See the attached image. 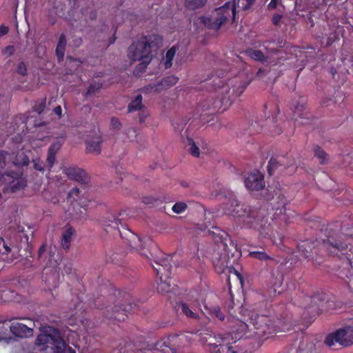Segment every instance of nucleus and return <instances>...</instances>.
<instances>
[{"label":"nucleus","mask_w":353,"mask_h":353,"mask_svg":"<svg viewBox=\"0 0 353 353\" xmlns=\"http://www.w3.org/2000/svg\"><path fill=\"white\" fill-rule=\"evenodd\" d=\"M125 134L127 138L130 140V141H134L136 140L138 133L135 128H129L125 131Z\"/></svg>","instance_id":"obj_44"},{"label":"nucleus","mask_w":353,"mask_h":353,"mask_svg":"<svg viewBox=\"0 0 353 353\" xmlns=\"http://www.w3.org/2000/svg\"><path fill=\"white\" fill-rule=\"evenodd\" d=\"M224 99V98H221V99L215 100L214 103L209 107V108L213 109L214 110H220Z\"/></svg>","instance_id":"obj_47"},{"label":"nucleus","mask_w":353,"mask_h":353,"mask_svg":"<svg viewBox=\"0 0 353 353\" xmlns=\"http://www.w3.org/2000/svg\"><path fill=\"white\" fill-rule=\"evenodd\" d=\"M188 145L189 146L188 151L190 154L193 157H198L199 156L200 150L192 139L188 138Z\"/></svg>","instance_id":"obj_36"},{"label":"nucleus","mask_w":353,"mask_h":353,"mask_svg":"<svg viewBox=\"0 0 353 353\" xmlns=\"http://www.w3.org/2000/svg\"><path fill=\"white\" fill-rule=\"evenodd\" d=\"M279 3V0H271L268 4V8L270 9H274L276 8Z\"/></svg>","instance_id":"obj_59"},{"label":"nucleus","mask_w":353,"mask_h":353,"mask_svg":"<svg viewBox=\"0 0 353 353\" xmlns=\"http://www.w3.org/2000/svg\"><path fill=\"white\" fill-rule=\"evenodd\" d=\"M7 319L0 321V341L8 342L12 339L8 332Z\"/></svg>","instance_id":"obj_32"},{"label":"nucleus","mask_w":353,"mask_h":353,"mask_svg":"<svg viewBox=\"0 0 353 353\" xmlns=\"http://www.w3.org/2000/svg\"><path fill=\"white\" fill-rule=\"evenodd\" d=\"M179 81V78L174 75H170L163 78L157 83L152 85H150L149 87L151 90L156 92H161L164 89H168L175 85Z\"/></svg>","instance_id":"obj_17"},{"label":"nucleus","mask_w":353,"mask_h":353,"mask_svg":"<svg viewBox=\"0 0 353 353\" xmlns=\"http://www.w3.org/2000/svg\"><path fill=\"white\" fill-rule=\"evenodd\" d=\"M105 225L117 230L121 238L125 239L130 248L136 250L141 256L146 257L150 261L153 260L155 262L158 268L154 266L152 263L151 265L161 280V283L157 288L158 290L164 293L170 292V283L168 281V279H170L172 269L170 262L172 257L161 252L149 239L147 241H143L137 234L129 230L125 225H123L120 219L113 216Z\"/></svg>","instance_id":"obj_1"},{"label":"nucleus","mask_w":353,"mask_h":353,"mask_svg":"<svg viewBox=\"0 0 353 353\" xmlns=\"http://www.w3.org/2000/svg\"><path fill=\"white\" fill-rule=\"evenodd\" d=\"M21 319L20 318H12L7 319L8 327L14 338H22V323L21 322Z\"/></svg>","instance_id":"obj_18"},{"label":"nucleus","mask_w":353,"mask_h":353,"mask_svg":"<svg viewBox=\"0 0 353 353\" xmlns=\"http://www.w3.org/2000/svg\"><path fill=\"white\" fill-rule=\"evenodd\" d=\"M54 113L57 115L59 118L62 116V109L60 105H57L53 110Z\"/></svg>","instance_id":"obj_56"},{"label":"nucleus","mask_w":353,"mask_h":353,"mask_svg":"<svg viewBox=\"0 0 353 353\" xmlns=\"http://www.w3.org/2000/svg\"><path fill=\"white\" fill-rule=\"evenodd\" d=\"M102 88V83L100 82L91 83L85 92V96L86 97L95 94L97 91H99Z\"/></svg>","instance_id":"obj_39"},{"label":"nucleus","mask_w":353,"mask_h":353,"mask_svg":"<svg viewBox=\"0 0 353 353\" xmlns=\"http://www.w3.org/2000/svg\"><path fill=\"white\" fill-rule=\"evenodd\" d=\"M223 209L225 214L241 219L245 225L256 230L261 237L270 238L276 242L272 236V227L268 219L259 216V213L251 210L248 205L239 204L233 193H228V202L224 204Z\"/></svg>","instance_id":"obj_4"},{"label":"nucleus","mask_w":353,"mask_h":353,"mask_svg":"<svg viewBox=\"0 0 353 353\" xmlns=\"http://www.w3.org/2000/svg\"><path fill=\"white\" fill-rule=\"evenodd\" d=\"M208 0H185V6L190 10H196L205 6Z\"/></svg>","instance_id":"obj_34"},{"label":"nucleus","mask_w":353,"mask_h":353,"mask_svg":"<svg viewBox=\"0 0 353 353\" xmlns=\"http://www.w3.org/2000/svg\"><path fill=\"white\" fill-rule=\"evenodd\" d=\"M282 17V15L279 14H274L272 19V23L275 26H279Z\"/></svg>","instance_id":"obj_52"},{"label":"nucleus","mask_w":353,"mask_h":353,"mask_svg":"<svg viewBox=\"0 0 353 353\" xmlns=\"http://www.w3.org/2000/svg\"><path fill=\"white\" fill-rule=\"evenodd\" d=\"M46 248V245L45 244H43L40 246L39 250H38V256L39 257H41V254L43 252H45Z\"/></svg>","instance_id":"obj_60"},{"label":"nucleus","mask_w":353,"mask_h":353,"mask_svg":"<svg viewBox=\"0 0 353 353\" xmlns=\"http://www.w3.org/2000/svg\"><path fill=\"white\" fill-rule=\"evenodd\" d=\"M190 343L189 337L183 333L170 334L164 342H158L155 344L154 350L159 347L165 346L172 351H176L177 347H183Z\"/></svg>","instance_id":"obj_9"},{"label":"nucleus","mask_w":353,"mask_h":353,"mask_svg":"<svg viewBox=\"0 0 353 353\" xmlns=\"http://www.w3.org/2000/svg\"><path fill=\"white\" fill-rule=\"evenodd\" d=\"M248 254L251 258L257 259L262 262L271 261L278 263V261L275 260L274 257L267 254L263 248H261V250H257L250 251Z\"/></svg>","instance_id":"obj_22"},{"label":"nucleus","mask_w":353,"mask_h":353,"mask_svg":"<svg viewBox=\"0 0 353 353\" xmlns=\"http://www.w3.org/2000/svg\"><path fill=\"white\" fill-rule=\"evenodd\" d=\"M250 323L253 325L254 331L248 330V325L244 321L237 319L232 326L231 340L236 342L243 339L255 336L261 345L263 341L281 330L280 321L268 315L252 312L250 316Z\"/></svg>","instance_id":"obj_3"},{"label":"nucleus","mask_w":353,"mask_h":353,"mask_svg":"<svg viewBox=\"0 0 353 353\" xmlns=\"http://www.w3.org/2000/svg\"><path fill=\"white\" fill-rule=\"evenodd\" d=\"M314 156L318 158L321 163H325L327 161V153L323 150L319 146H316L314 149Z\"/></svg>","instance_id":"obj_38"},{"label":"nucleus","mask_w":353,"mask_h":353,"mask_svg":"<svg viewBox=\"0 0 353 353\" xmlns=\"http://www.w3.org/2000/svg\"><path fill=\"white\" fill-rule=\"evenodd\" d=\"M337 39H339V37L336 32L330 33L327 38L326 46L332 45Z\"/></svg>","instance_id":"obj_49"},{"label":"nucleus","mask_w":353,"mask_h":353,"mask_svg":"<svg viewBox=\"0 0 353 353\" xmlns=\"http://www.w3.org/2000/svg\"><path fill=\"white\" fill-rule=\"evenodd\" d=\"M305 100L302 98L300 101H299L296 105L294 108V117H295V121H297V118L300 119H307L306 117L307 112H305Z\"/></svg>","instance_id":"obj_27"},{"label":"nucleus","mask_w":353,"mask_h":353,"mask_svg":"<svg viewBox=\"0 0 353 353\" xmlns=\"http://www.w3.org/2000/svg\"><path fill=\"white\" fill-rule=\"evenodd\" d=\"M278 198L279 199L280 202H279V205L276 208V210H279L281 208L280 212L281 213L283 211V209L285 211V208L287 205V199L283 194H279Z\"/></svg>","instance_id":"obj_46"},{"label":"nucleus","mask_w":353,"mask_h":353,"mask_svg":"<svg viewBox=\"0 0 353 353\" xmlns=\"http://www.w3.org/2000/svg\"><path fill=\"white\" fill-rule=\"evenodd\" d=\"M64 270H65V272L67 274H72V268L71 265H69V266L68 265H65V268H64Z\"/></svg>","instance_id":"obj_62"},{"label":"nucleus","mask_w":353,"mask_h":353,"mask_svg":"<svg viewBox=\"0 0 353 353\" xmlns=\"http://www.w3.org/2000/svg\"><path fill=\"white\" fill-rule=\"evenodd\" d=\"M254 3V0H238L236 6L243 10H248L251 8Z\"/></svg>","instance_id":"obj_41"},{"label":"nucleus","mask_w":353,"mask_h":353,"mask_svg":"<svg viewBox=\"0 0 353 353\" xmlns=\"http://www.w3.org/2000/svg\"><path fill=\"white\" fill-rule=\"evenodd\" d=\"M221 339H222V343H229L230 345H231V343L230 342V340H229V336H226V334H224V336L221 337Z\"/></svg>","instance_id":"obj_61"},{"label":"nucleus","mask_w":353,"mask_h":353,"mask_svg":"<svg viewBox=\"0 0 353 353\" xmlns=\"http://www.w3.org/2000/svg\"><path fill=\"white\" fill-rule=\"evenodd\" d=\"M281 163L276 158L271 157L268 165V172L269 175L272 176L275 170H276Z\"/></svg>","instance_id":"obj_37"},{"label":"nucleus","mask_w":353,"mask_h":353,"mask_svg":"<svg viewBox=\"0 0 353 353\" xmlns=\"http://www.w3.org/2000/svg\"><path fill=\"white\" fill-rule=\"evenodd\" d=\"M246 54L253 60L265 63L267 61V57L264 55L263 52L260 50H255L252 48H248L246 50Z\"/></svg>","instance_id":"obj_31"},{"label":"nucleus","mask_w":353,"mask_h":353,"mask_svg":"<svg viewBox=\"0 0 353 353\" xmlns=\"http://www.w3.org/2000/svg\"><path fill=\"white\" fill-rule=\"evenodd\" d=\"M61 145L59 143H54L52 144L48 150V155L46 159V168L48 170H50L54 163L56 159V154L57 151L60 149Z\"/></svg>","instance_id":"obj_19"},{"label":"nucleus","mask_w":353,"mask_h":353,"mask_svg":"<svg viewBox=\"0 0 353 353\" xmlns=\"http://www.w3.org/2000/svg\"><path fill=\"white\" fill-rule=\"evenodd\" d=\"M2 244L4 251L3 252V254H8L11 251L10 248L6 244L4 239L2 237H0V245Z\"/></svg>","instance_id":"obj_55"},{"label":"nucleus","mask_w":353,"mask_h":353,"mask_svg":"<svg viewBox=\"0 0 353 353\" xmlns=\"http://www.w3.org/2000/svg\"><path fill=\"white\" fill-rule=\"evenodd\" d=\"M81 191L78 188H72L68 195V199L70 200V202L72 203L73 201L78 202L79 205L81 208H83L85 211L88 208V203H84V201H81V199L80 198Z\"/></svg>","instance_id":"obj_23"},{"label":"nucleus","mask_w":353,"mask_h":353,"mask_svg":"<svg viewBox=\"0 0 353 353\" xmlns=\"http://www.w3.org/2000/svg\"><path fill=\"white\" fill-rule=\"evenodd\" d=\"M18 154L12 152L8 153L4 150H0V169H3L8 166L10 168L11 165L14 166L18 169L17 172L22 171L21 170V162L18 159Z\"/></svg>","instance_id":"obj_14"},{"label":"nucleus","mask_w":353,"mask_h":353,"mask_svg":"<svg viewBox=\"0 0 353 353\" xmlns=\"http://www.w3.org/2000/svg\"><path fill=\"white\" fill-rule=\"evenodd\" d=\"M76 234L77 231L75 228L70 224H67L63 227L60 239V244L63 250H68L70 249L71 242Z\"/></svg>","instance_id":"obj_16"},{"label":"nucleus","mask_w":353,"mask_h":353,"mask_svg":"<svg viewBox=\"0 0 353 353\" xmlns=\"http://www.w3.org/2000/svg\"><path fill=\"white\" fill-rule=\"evenodd\" d=\"M218 237L220 239L219 246L221 247L225 252H229L230 251L229 245L236 247V245L234 244L231 238L226 232H222Z\"/></svg>","instance_id":"obj_29"},{"label":"nucleus","mask_w":353,"mask_h":353,"mask_svg":"<svg viewBox=\"0 0 353 353\" xmlns=\"http://www.w3.org/2000/svg\"><path fill=\"white\" fill-rule=\"evenodd\" d=\"M102 143L101 137H97L92 140L86 141V152L88 153H94L99 154L101 153Z\"/></svg>","instance_id":"obj_21"},{"label":"nucleus","mask_w":353,"mask_h":353,"mask_svg":"<svg viewBox=\"0 0 353 353\" xmlns=\"http://www.w3.org/2000/svg\"><path fill=\"white\" fill-rule=\"evenodd\" d=\"M33 168L39 171H43L46 167V164L43 163L39 158H36L32 160Z\"/></svg>","instance_id":"obj_43"},{"label":"nucleus","mask_w":353,"mask_h":353,"mask_svg":"<svg viewBox=\"0 0 353 353\" xmlns=\"http://www.w3.org/2000/svg\"><path fill=\"white\" fill-rule=\"evenodd\" d=\"M17 72L22 75V62H20L18 65Z\"/></svg>","instance_id":"obj_64"},{"label":"nucleus","mask_w":353,"mask_h":353,"mask_svg":"<svg viewBox=\"0 0 353 353\" xmlns=\"http://www.w3.org/2000/svg\"><path fill=\"white\" fill-rule=\"evenodd\" d=\"M235 14V4L227 2L223 6L216 8L210 17H201L200 19L208 28L217 30L225 21L232 19L234 22Z\"/></svg>","instance_id":"obj_7"},{"label":"nucleus","mask_w":353,"mask_h":353,"mask_svg":"<svg viewBox=\"0 0 353 353\" xmlns=\"http://www.w3.org/2000/svg\"><path fill=\"white\" fill-rule=\"evenodd\" d=\"M148 115H149V114L146 111L145 108H143L141 110H139V123H144L146 118L148 117Z\"/></svg>","instance_id":"obj_48"},{"label":"nucleus","mask_w":353,"mask_h":353,"mask_svg":"<svg viewBox=\"0 0 353 353\" xmlns=\"http://www.w3.org/2000/svg\"><path fill=\"white\" fill-rule=\"evenodd\" d=\"M46 105V98L35 102L33 107L34 110L39 114H41L45 110Z\"/></svg>","instance_id":"obj_40"},{"label":"nucleus","mask_w":353,"mask_h":353,"mask_svg":"<svg viewBox=\"0 0 353 353\" xmlns=\"http://www.w3.org/2000/svg\"><path fill=\"white\" fill-rule=\"evenodd\" d=\"M22 176V171L14 172H5L4 173L0 172V186L3 184H11L17 180V184L11 186L12 192H14L17 189H19L18 185H20L21 178Z\"/></svg>","instance_id":"obj_15"},{"label":"nucleus","mask_w":353,"mask_h":353,"mask_svg":"<svg viewBox=\"0 0 353 353\" xmlns=\"http://www.w3.org/2000/svg\"><path fill=\"white\" fill-rule=\"evenodd\" d=\"M30 160L28 156L23 154V166L29 164Z\"/></svg>","instance_id":"obj_63"},{"label":"nucleus","mask_w":353,"mask_h":353,"mask_svg":"<svg viewBox=\"0 0 353 353\" xmlns=\"http://www.w3.org/2000/svg\"><path fill=\"white\" fill-rule=\"evenodd\" d=\"M142 201H143V203H144L145 204L153 205L157 201V199L152 196H144V197H143Z\"/></svg>","instance_id":"obj_54"},{"label":"nucleus","mask_w":353,"mask_h":353,"mask_svg":"<svg viewBox=\"0 0 353 353\" xmlns=\"http://www.w3.org/2000/svg\"><path fill=\"white\" fill-rule=\"evenodd\" d=\"M23 239H26V243H27V248H26V250H25L26 251L25 255L26 256V259H23V270H25L26 268L32 267L33 265L32 261H31L28 259V257H31V258L32 257V250L33 249V245L32 244V236L31 237V240H30V237L27 234H23Z\"/></svg>","instance_id":"obj_24"},{"label":"nucleus","mask_w":353,"mask_h":353,"mask_svg":"<svg viewBox=\"0 0 353 353\" xmlns=\"http://www.w3.org/2000/svg\"><path fill=\"white\" fill-rule=\"evenodd\" d=\"M212 261L217 271L220 272H222L228 266V255L226 254H221L219 258H217L214 254Z\"/></svg>","instance_id":"obj_28"},{"label":"nucleus","mask_w":353,"mask_h":353,"mask_svg":"<svg viewBox=\"0 0 353 353\" xmlns=\"http://www.w3.org/2000/svg\"><path fill=\"white\" fill-rule=\"evenodd\" d=\"M229 344L223 343L216 345L213 353H236Z\"/></svg>","instance_id":"obj_33"},{"label":"nucleus","mask_w":353,"mask_h":353,"mask_svg":"<svg viewBox=\"0 0 353 353\" xmlns=\"http://www.w3.org/2000/svg\"><path fill=\"white\" fill-rule=\"evenodd\" d=\"M122 127V124L119 119L117 117H112L110 121V129L111 130H120Z\"/></svg>","instance_id":"obj_45"},{"label":"nucleus","mask_w":353,"mask_h":353,"mask_svg":"<svg viewBox=\"0 0 353 353\" xmlns=\"http://www.w3.org/2000/svg\"><path fill=\"white\" fill-rule=\"evenodd\" d=\"M64 173L70 180L77 181L81 185L85 186L90 182V178L86 172L77 167H69L64 170Z\"/></svg>","instance_id":"obj_12"},{"label":"nucleus","mask_w":353,"mask_h":353,"mask_svg":"<svg viewBox=\"0 0 353 353\" xmlns=\"http://www.w3.org/2000/svg\"><path fill=\"white\" fill-rule=\"evenodd\" d=\"M48 343L53 345V353H76L74 349L68 345L61 332L51 326L43 327L41 333L37 336L35 341V344L38 346Z\"/></svg>","instance_id":"obj_6"},{"label":"nucleus","mask_w":353,"mask_h":353,"mask_svg":"<svg viewBox=\"0 0 353 353\" xmlns=\"http://www.w3.org/2000/svg\"><path fill=\"white\" fill-rule=\"evenodd\" d=\"M33 335V330L23 324V337H30Z\"/></svg>","instance_id":"obj_53"},{"label":"nucleus","mask_w":353,"mask_h":353,"mask_svg":"<svg viewBox=\"0 0 353 353\" xmlns=\"http://www.w3.org/2000/svg\"><path fill=\"white\" fill-rule=\"evenodd\" d=\"M245 187L250 191H259L265 187V181L263 175L256 172L250 174L245 180Z\"/></svg>","instance_id":"obj_13"},{"label":"nucleus","mask_w":353,"mask_h":353,"mask_svg":"<svg viewBox=\"0 0 353 353\" xmlns=\"http://www.w3.org/2000/svg\"><path fill=\"white\" fill-rule=\"evenodd\" d=\"M8 32V28L4 25L0 26V37Z\"/></svg>","instance_id":"obj_57"},{"label":"nucleus","mask_w":353,"mask_h":353,"mask_svg":"<svg viewBox=\"0 0 353 353\" xmlns=\"http://www.w3.org/2000/svg\"><path fill=\"white\" fill-rule=\"evenodd\" d=\"M176 54V48L174 46L170 48L165 54V68L168 69L171 68L172 65V60Z\"/></svg>","instance_id":"obj_35"},{"label":"nucleus","mask_w":353,"mask_h":353,"mask_svg":"<svg viewBox=\"0 0 353 353\" xmlns=\"http://www.w3.org/2000/svg\"><path fill=\"white\" fill-rule=\"evenodd\" d=\"M188 205L184 202H177L172 208V211L176 214H181L186 210Z\"/></svg>","instance_id":"obj_42"},{"label":"nucleus","mask_w":353,"mask_h":353,"mask_svg":"<svg viewBox=\"0 0 353 353\" xmlns=\"http://www.w3.org/2000/svg\"><path fill=\"white\" fill-rule=\"evenodd\" d=\"M199 300L188 299L187 301H181L176 304V308L178 311L185 315L187 318L197 319H199L198 311L201 310Z\"/></svg>","instance_id":"obj_10"},{"label":"nucleus","mask_w":353,"mask_h":353,"mask_svg":"<svg viewBox=\"0 0 353 353\" xmlns=\"http://www.w3.org/2000/svg\"><path fill=\"white\" fill-rule=\"evenodd\" d=\"M15 52V48L14 46H8L6 48H5L2 52L4 55L10 56L13 54Z\"/></svg>","instance_id":"obj_50"},{"label":"nucleus","mask_w":353,"mask_h":353,"mask_svg":"<svg viewBox=\"0 0 353 353\" xmlns=\"http://www.w3.org/2000/svg\"><path fill=\"white\" fill-rule=\"evenodd\" d=\"M143 97L141 94H139L136 97L132 99L128 106V112H133L141 110L144 107L143 103Z\"/></svg>","instance_id":"obj_26"},{"label":"nucleus","mask_w":353,"mask_h":353,"mask_svg":"<svg viewBox=\"0 0 353 353\" xmlns=\"http://www.w3.org/2000/svg\"><path fill=\"white\" fill-rule=\"evenodd\" d=\"M72 43L74 47L78 48L82 44V39L81 37L75 38L73 39Z\"/></svg>","instance_id":"obj_58"},{"label":"nucleus","mask_w":353,"mask_h":353,"mask_svg":"<svg viewBox=\"0 0 353 353\" xmlns=\"http://www.w3.org/2000/svg\"><path fill=\"white\" fill-rule=\"evenodd\" d=\"M161 42L162 38L157 34L142 36L130 46L128 56L132 61H141L139 67L145 69L152 61V52L159 48Z\"/></svg>","instance_id":"obj_5"},{"label":"nucleus","mask_w":353,"mask_h":353,"mask_svg":"<svg viewBox=\"0 0 353 353\" xmlns=\"http://www.w3.org/2000/svg\"><path fill=\"white\" fill-rule=\"evenodd\" d=\"M204 309L205 310V312L203 311V313L204 314H210V315H213L216 318H217L218 319L221 320V321H223L225 317H224V314H223V312H221V308L219 307V306L218 305H214V306H211V307H209L206 305H204Z\"/></svg>","instance_id":"obj_30"},{"label":"nucleus","mask_w":353,"mask_h":353,"mask_svg":"<svg viewBox=\"0 0 353 353\" xmlns=\"http://www.w3.org/2000/svg\"><path fill=\"white\" fill-rule=\"evenodd\" d=\"M300 256L311 261L314 266L320 265L327 256H338L350 260L351 254L347 253V243L332 229L325 233V237L316 241L305 240L297 245Z\"/></svg>","instance_id":"obj_2"},{"label":"nucleus","mask_w":353,"mask_h":353,"mask_svg":"<svg viewBox=\"0 0 353 353\" xmlns=\"http://www.w3.org/2000/svg\"><path fill=\"white\" fill-rule=\"evenodd\" d=\"M132 309L131 303L123 305H115L114 307H105L104 312L105 318L114 321L121 322L125 320V318Z\"/></svg>","instance_id":"obj_11"},{"label":"nucleus","mask_w":353,"mask_h":353,"mask_svg":"<svg viewBox=\"0 0 353 353\" xmlns=\"http://www.w3.org/2000/svg\"><path fill=\"white\" fill-rule=\"evenodd\" d=\"M352 223L353 222H351L350 223H346V224H343L342 225H340V228H341V232H337L336 230H335L333 228H332V225H329L327 226V228H326L325 230V234H327L328 232V230L330 229H332V230L335 232L336 234H337L339 236H341V239L345 241L346 243H347V245L348 246L349 245V243L347 242V239H346V237H350L349 236H347L346 234H345V231L344 230V229H347L348 230V231H353V228H352Z\"/></svg>","instance_id":"obj_25"},{"label":"nucleus","mask_w":353,"mask_h":353,"mask_svg":"<svg viewBox=\"0 0 353 353\" xmlns=\"http://www.w3.org/2000/svg\"><path fill=\"white\" fill-rule=\"evenodd\" d=\"M16 281H17L18 284H19L17 286L18 291L17 292V295H19V292L21 291V289L22 288V285L19 280L13 279L10 284V289L12 293H13L15 291V289L13 288V285H14L16 284Z\"/></svg>","instance_id":"obj_51"},{"label":"nucleus","mask_w":353,"mask_h":353,"mask_svg":"<svg viewBox=\"0 0 353 353\" xmlns=\"http://www.w3.org/2000/svg\"><path fill=\"white\" fill-rule=\"evenodd\" d=\"M336 343L347 347L353 343V326H347L330 334L325 339V343L332 347Z\"/></svg>","instance_id":"obj_8"},{"label":"nucleus","mask_w":353,"mask_h":353,"mask_svg":"<svg viewBox=\"0 0 353 353\" xmlns=\"http://www.w3.org/2000/svg\"><path fill=\"white\" fill-rule=\"evenodd\" d=\"M66 43V37L64 33H61L60 34L59 41L55 49V54L59 63L63 61V60Z\"/></svg>","instance_id":"obj_20"}]
</instances>
